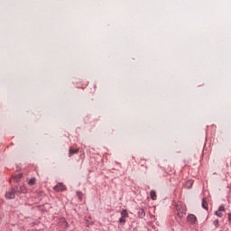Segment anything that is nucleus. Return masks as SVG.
<instances>
[{"label":"nucleus","mask_w":231,"mask_h":231,"mask_svg":"<svg viewBox=\"0 0 231 231\" xmlns=\"http://www.w3.org/2000/svg\"><path fill=\"white\" fill-rule=\"evenodd\" d=\"M137 214L140 219H143L145 217V210L143 208H139Z\"/></svg>","instance_id":"39448f33"},{"label":"nucleus","mask_w":231,"mask_h":231,"mask_svg":"<svg viewBox=\"0 0 231 231\" xmlns=\"http://www.w3.org/2000/svg\"><path fill=\"white\" fill-rule=\"evenodd\" d=\"M23 178V174H18L14 177V180H16V181H19V180H21Z\"/></svg>","instance_id":"f8f14e48"},{"label":"nucleus","mask_w":231,"mask_h":231,"mask_svg":"<svg viewBox=\"0 0 231 231\" xmlns=\"http://www.w3.org/2000/svg\"><path fill=\"white\" fill-rule=\"evenodd\" d=\"M201 206L205 210H208V207L207 206V201H205V199H202Z\"/></svg>","instance_id":"1a4fd4ad"},{"label":"nucleus","mask_w":231,"mask_h":231,"mask_svg":"<svg viewBox=\"0 0 231 231\" xmlns=\"http://www.w3.org/2000/svg\"><path fill=\"white\" fill-rule=\"evenodd\" d=\"M79 152V149H73V148H70L69 149V156L71 157L72 154H77Z\"/></svg>","instance_id":"6e6552de"},{"label":"nucleus","mask_w":231,"mask_h":231,"mask_svg":"<svg viewBox=\"0 0 231 231\" xmlns=\"http://www.w3.org/2000/svg\"><path fill=\"white\" fill-rule=\"evenodd\" d=\"M28 184L31 185V186L35 185V178H31L28 180Z\"/></svg>","instance_id":"9d476101"},{"label":"nucleus","mask_w":231,"mask_h":231,"mask_svg":"<svg viewBox=\"0 0 231 231\" xmlns=\"http://www.w3.org/2000/svg\"><path fill=\"white\" fill-rule=\"evenodd\" d=\"M121 217H129V213L127 212V209H123L121 211Z\"/></svg>","instance_id":"423d86ee"},{"label":"nucleus","mask_w":231,"mask_h":231,"mask_svg":"<svg viewBox=\"0 0 231 231\" xmlns=\"http://www.w3.org/2000/svg\"><path fill=\"white\" fill-rule=\"evenodd\" d=\"M14 189H15L16 194H26L28 192L25 185L15 186Z\"/></svg>","instance_id":"f257e3e1"},{"label":"nucleus","mask_w":231,"mask_h":231,"mask_svg":"<svg viewBox=\"0 0 231 231\" xmlns=\"http://www.w3.org/2000/svg\"><path fill=\"white\" fill-rule=\"evenodd\" d=\"M77 196H78L79 198H81V197H82V192L77 191Z\"/></svg>","instance_id":"dca6fc26"},{"label":"nucleus","mask_w":231,"mask_h":231,"mask_svg":"<svg viewBox=\"0 0 231 231\" xmlns=\"http://www.w3.org/2000/svg\"><path fill=\"white\" fill-rule=\"evenodd\" d=\"M228 219L231 221V213L228 214Z\"/></svg>","instance_id":"f3484780"},{"label":"nucleus","mask_w":231,"mask_h":231,"mask_svg":"<svg viewBox=\"0 0 231 231\" xmlns=\"http://www.w3.org/2000/svg\"><path fill=\"white\" fill-rule=\"evenodd\" d=\"M215 216H217V217H223V213H221L219 211H216Z\"/></svg>","instance_id":"4468645a"},{"label":"nucleus","mask_w":231,"mask_h":231,"mask_svg":"<svg viewBox=\"0 0 231 231\" xmlns=\"http://www.w3.org/2000/svg\"><path fill=\"white\" fill-rule=\"evenodd\" d=\"M189 183H190V187H192V181H189Z\"/></svg>","instance_id":"a211bd4d"},{"label":"nucleus","mask_w":231,"mask_h":231,"mask_svg":"<svg viewBox=\"0 0 231 231\" xmlns=\"http://www.w3.org/2000/svg\"><path fill=\"white\" fill-rule=\"evenodd\" d=\"M218 212H225V206L224 205L219 206Z\"/></svg>","instance_id":"ddd939ff"},{"label":"nucleus","mask_w":231,"mask_h":231,"mask_svg":"<svg viewBox=\"0 0 231 231\" xmlns=\"http://www.w3.org/2000/svg\"><path fill=\"white\" fill-rule=\"evenodd\" d=\"M15 194H17L15 192V189L13 188L10 191H7L5 193V198H6V199H15Z\"/></svg>","instance_id":"7ed1b4c3"},{"label":"nucleus","mask_w":231,"mask_h":231,"mask_svg":"<svg viewBox=\"0 0 231 231\" xmlns=\"http://www.w3.org/2000/svg\"><path fill=\"white\" fill-rule=\"evenodd\" d=\"M187 219L190 225H196V221H198V217H196L195 215L188 216Z\"/></svg>","instance_id":"20e7f679"},{"label":"nucleus","mask_w":231,"mask_h":231,"mask_svg":"<svg viewBox=\"0 0 231 231\" xmlns=\"http://www.w3.org/2000/svg\"><path fill=\"white\" fill-rule=\"evenodd\" d=\"M150 198H151V199H152V201H156V191L152 190L150 192Z\"/></svg>","instance_id":"0eeeda50"},{"label":"nucleus","mask_w":231,"mask_h":231,"mask_svg":"<svg viewBox=\"0 0 231 231\" xmlns=\"http://www.w3.org/2000/svg\"><path fill=\"white\" fill-rule=\"evenodd\" d=\"M213 225L216 226V228H218L219 227V220L218 219L214 220Z\"/></svg>","instance_id":"9b49d317"},{"label":"nucleus","mask_w":231,"mask_h":231,"mask_svg":"<svg viewBox=\"0 0 231 231\" xmlns=\"http://www.w3.org/2000/svg\"><path fill=\"white\" fill-rule=\"evenodd\" d=\"M119 223H123V225H125V218L124 217H121L119 218Z\"/></svg>","instance_id":"2eb2a0df"},{"label":"nucleus","mask_w":231,"mask_h":231,"mask_svg":"<svg viewBox=\"0 0 231 231\" xmlns=\"http://www.w3.org/2000/svg\"><path fill=\"white\" fill-rule=\"evenodd\" d=\"M53 190L56 192H62L66 190V185L62 182H59L56 186L53 187Z\"/></svg>","instance_id":"f03ea898"}]
</instances>
